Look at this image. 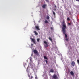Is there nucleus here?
Segmentation results:
<instances>
[{"mask_svg":"<svg viewBox=\"0 0 79 79\" xmlns=\"http://www.w3.org/2000/svg\"><path fill=\"white\" fill-rule=\"evenodd\" d=\"M62 30H66V23H65V21L64 20H63L62 23Z\"/></svg>","mask_w":79,"mask_h":79,"instance_id":"1","label":"nucleus"},{"mask_svg":"<svg viewBox=\"0 0 79 79\" xmlns=\"http://www.w3.org/2000/svg\"><path fill=\"white\" fill-rule=\"evenodd\" d=\"M62 32L63 33V34H64L65 35V38H68L67 37L68 36L67 35H66V30H62Z\"/></svg>","mask_w":79,"mask_h":79,"instance_id":"2","label":"nucleus"},{"mask_svg":"<svg viewBox=\"0 0 79 79\" xmlns=\"http://www.w3.org/2000/svg\"><path fill=\"white\" fill-rule=\"evenodd\" d=\"M44 44H46L44 45V46L45 47V48H47L48 47V45L47 44V41H44Z\"/></svg>","mask_w":79,"mask_h":79,"instance_id":"3","label":"nucleus"},{"mask_svg":"<svg viewBox=\"0 0 79 79\" xmlns=\"http://www.w3.org/2000/svg\"><path fill=\"white\" fill-rule=\"evenodd\" d=\"M30 40H32V41L33 42L34 44H36V42L35 41V39H33L32 38H30Z\"/></svg>","mask_w":79,"mask_h":79,"instance_id":"4","label":"nucleus"},{"mask_svg":"<svg viewBox=\"0 0 79 79\" xmlns=\"http://www.w3.org/2000/svg\"><path fill=\"white\" fill-rule=\"evenodd\" d=\"M52 77V79H56L58 78V77L56 75L54 74Z\"/></svg>","mask_w":79,"mask_h":79,"instance_id":"5","label":"nucleus"},{"mask_svg":"<svg viewBox=\"0 0 79 79\" xmlns=\"http://www.w3.org/2000/svg\"><path fill=\"white\" fill-rule=\"evenodd\" d=\"M71 65L72 66H74V65H75V62H74V61L72 62Z\"/></svg>","mask_w":79,"mask_h":79,"instance_id":"6","label":"nucleus"},{"mask_svg":"<svg viewBox=\"0 0 79 79\" xmlns=\"http://www.w3.org/2000/svg\"><path fill=\"white\" fill-rule=\"evenodd\" d=\"M42 7L43 8H45V7H47V5L44 4L42 6Z\"/></svg>","mask_w":79,"mask_h":79,"instance_id":"7","label":"nucleus"},{"mask_svg":"<svg viewBox=\"0 0 79 79\" xmlns=\"http://www.w3.org/2000/svg\"><path fill=\"white\" fill-rule=\"evenodd\" d=\"M50 72H51V73H54L55 71H54V70H53V69H50Z\"/></svg>","mask_w":79,"mask_h":79,"instance_id":"8","label":"nucleus"},{"mask_svg":"<svg viewBox=\"0 0 79 79\" xmlns=\"http://www.w3.org/2000/svg\"><path fill=\"white\" fill-rule=\"evenodd\" d=\"M33 52H34V53H35V54H36L37 53H38L37 51L36 50H34Z\"/></svg>","mask_w":79,"mask_h":79,"instance_id":"9","label":"nucleus"},{"mask_svg":"<svg viewBox=\"0 0 79 79\" xmlns=\"http://www.w3.org/2000/svg\"><path fill=\"white\" fill-rule=\"evenodd\" d=\"M70 74H71V75H72V76H73L74 75V73H73V72L72 71H71L70 72Z\"/></svg>","mask_w":79,"mask_h":79,"instance_id":"10","label":"nucleus"},{"mask_svg":"<svg viewBox=\"0 0 79 79\" xmlns=\"http://www.w3.org/2000/svg\"><path fill=\"white\" fill-rule=\"evenodd\" d=\"M35 28H36V29H37V30H40V29H39L38 26H35Z\"/></svg>","mask_w":79,"mask_h":79,"instance_id":"11","label":"nucleus"},{"mask_svg":"<svg viewBox=\"0 0 79 79\" xmlns=\"http://www.w3.org/2000/svg\"><path fill=\"white\" fill-rule=\"evenodd\" d=\"M44 59H45L46 60H48V58L46 56H44Z\"/></svg>","mask_w":79,"mask_h":79,"instance_id":"12","label":"nucleus"},{"mask_svg":"<svg viewBox=\"0 0 79 79\" xmlns=\"http://www.w3.org/2000/svg\"><path fill=\"white\" fill-rule=\"evenodd\" d=\"M48 39L50 41H51V42H52V38H51V37H49Z\"/></svg>","mask_w":79,"mask_h":79,"instance_id":"13","label":"nucleus"},{"mask_svg":"<svg viewBox=\"0 0 79 79\" xmlns=\"http://www.w3.org/2000/svg\"><path fill=\"white\" fill-rule=\"evenodd\" d=\"M34 33L35 34V35H38V33L36 32V31H34Z\"/></svg>","mask_w":79,"mask_h":79,"instance_id":"14","label":"nucleus"},{"mask_svg":"<svg viewBox=\"0 0 79 79\" xmlns=\"http://www.w3.org/2000/svg\"><path fill=\"white\" fill-rule=\"evenodd\" d=\"M46 18L47 19H50V17H49L48 16H47L46 17Z\"/></svg>","mask_w":79,"mask_h":79,"instance_id":"15","label":"nucleus"},{"mask_svg":"<svg viewBox=\"0 0 79 79\" xmlns=\"http://www.w3.org/2000/svg\"><path fill=\"white\" fill-rule=\"evenodd\" d=\"M45 23L46 24H47V23H48V21H47V20H46L45 21Z\"/></svg>","mask_w":79,"mask_h":79,"instance_id":"16","label":"nucleus"},{"mask_svg":"<svg viewBox=\"0 0 79 79\" xmlns=\"http://www.w3.org/2000/svg\"><path fill=\"white\" fill-rule=\"evenodd\" d=\"M37 42H39V40H40V39H39V38H38L37 39Z\"/></svg>","mask_w":79,"mask_h":79,"instance_id":"17","label":"nucleus"},{"mask_svg":"<svg viewBox=\"0 0 79 79\" xmlns=\"http://www.w3.org/2000/svg\"><path fill=\"white\" fill-rule=\"evenodd\" d=\"M53 14L54 15V16L55 17V12L54 11H53Z\"/></svg>","mask_w":79,"mask_h":79,"instance_id":"18","label":"nucleus"},{"mask_svg":"<svg viewBox=\"0 0 79 79\" xmlns=\"http://www.w3.org/2000/svg\"><path fill=\"white\" fill-rule=\"evenodd\" d=\"M33 76H31V77H30L29 79H33Z\"/></svg>","mask_w":79,"mask_h":79,"instance_id":"19","label":"nucleus"},{"mask_svg":"<svg viewBox=\"0 0 79 79\" xmlns=\"http://www.w3.org/2000/svg\"><path fill=\"white\" fill-rule=\"evenodd\" d=\"M67 21H69V20H70V19H69V17H68L67 18Z\"/></svg>","mask_w":79,"mask_h":79,"instance_id":"20","label":"nucleus"},{"mask_svg":"<svg viewBox=\"0 0 79 79\" xmlns=\"http://www.w3.org/2000/svg\"><path fill=\"white\" fill-rule=\"evenodd\" d=\"M66 39H65V40H66V41H68V38H66Z\"/></svg>","mask_w":79,"mask_h":79,"instance_id":"21","label":"nucleus"},{"mask_svg":"<svg viewBox=\"0 0 79 79\" xmlns=\"http://www.w3.org/2000/svg\"><path fill=\"white\" fill-rule=\"evenodd\" d=\"M68 25H69V26H70V25H71V23H68Z\"/></svg>","mask_w":79,"mask_h":79,"instance_id":"22","label":"nucleus"},{"mask_svg":"<svg viewBox=\"0 0 79 79\" xmlns=\"http://www.w3.org/2000/svg\"><path fill=\"white\" fill-rule=\"evenodd\" d=\"M77 61L78 63V64H79V60H77Z\"/></svg>","mask_w":79,"mask_h":79,"instance_id":"23","label":"nucleus"},{"mask_svg":"<svg viewBox=\"0 0 79 79\" xmlns=\"http://www.w3.org/2000/svg\"><path fill=\"white\" fill-rule=\"evenodd\" d=\"M35 79H37V75H35Z\"/></svg>","mask_w":79,"mask_h":79,"instance_id":"24","label":"nucleus"},{"mask_svg":"<svg viewBox=\"0 0 79 79\" xmlns=\"http://www.w3.org/2000/svg\"><path fill=\"white\" fill-rule=\"evenodd\" d=\"M30 61H32V58H31V57H30Z\"/></svg>","mask_w":79,"mask_h":79,"instance_id":"25","label":"nucleus"},{"mask_svg":"<svg viewBox=\"0 0 79 79\" xmlns=\"http://www.w3.org/2000/svg\"><path fill=\"white\" fill-rule=\"evenodd\" d=\"M45 61L46 62V64H47V63H48L47 60H45Z\"/></svg>","mask_w":79,"mask_h":79,"instance_id":"26","label":"nucleus"},{"mask_svg":"<svg viewBox=\"0 0 79 79\" xmlns=\"http://www.w3.org/2000/svg\"><path fill=\"white\" fill-rule=\"evenodd\" d=\"M51 30H53V28L51 27Z\"/></svg>","mask_w":79,"mask_h":79,"instance_id":"27","label":"nucleus"},{"mask_svg":"<svg viewBox=\"0 0 79 79\" xmlns=\"http://www.w3.org/2000/svg\"><path fill=\"white\" fill-rule=\"evenodd\" d=\"M54 7H55V8H56V5H55Z\"/></svg>","mask_w":79,"mask_h":79,"instance_id":"28","label":"nucleus"},{"mask_svg":"<svg viewBox=\"0 0 79 79\" xmlns=\"http://www.w3.org/2000/svg\"><path fill=\"white\" fill-rule=\"evenodd\" d=\"M28 77H29V78H30V75H29L28 74Z\"/></svg>","mask_w":79,"mask_h":79,"instance_id":"29","label":"nucleus"},{"mask_svg":"<svg viewBox=\"0 0 79 79\" xmlns=\"http://www.w3.org/2000/svg\"><path fill=\"white\" fill-rule=\"evenodd\" d=\"M54 10L55 11H56V9H54Z\"/></svg>","mask_w":79,"mask_h":79,"instance_id":"30","label":"nucleus"},{"mask_svg":"<svg viewBox=\"0 0 79 79\" xmlns=\"http://www.w3.org/2000/svg\"><path fill=\"white\" fill-rule=\"evenodd\" d=\"M46 2H49L48 0H45Z\"/></svg>","mask_w":79,"mask_h":79,"instance_id":"31","label":"nucleus"},{"mask_svg":"<svg viewBox=\"0 0 79 79\" xmlns=\"http://www.w3.org/2000/svg\"><path fill=\"white\" fill-rule=\"evenodd\" d=\"M76 1H77L78 2H79V0H76Z\"/></svg>","mask_w":79,"mask_h":79,"instance_id":"32","label":"nucleus"},{"mask_svg":"<svg viewBox=\"0 0 79 79\" xmlns=\"http://www.w3.org/2000/svg\"><path fill=\"white\" fill-rule=\"evenodd\" d=\"M31 46H33V44H31Z\"/></svg>","mask_w":79,"mask_h":79,"instance_id":"33","label":"nucleus"},{"mask_svg":"<svg viewBox=\"0 0 79 79\" xmlns=\"http://www.w3.org/2000/svg\"><path fill=\"white\" fill-rule=\"evenodd\" d=\"M32 55H33V54H31V56H32Z\"/></svg>","mask_w":79,"mask_h":79,"instance_id":"34","label":"nucleus"},{"mask_svg":"<svg viewBox=\"0 0 79 79\" xmlns=\"http://www.w3.org/2000/svg\"><path fill=\"white\" fill-rule=\"evenodd\" d=\"M52 1V0H51Z\"/></svg>","mask_w":79,"mask_h":79,"instance_id":"35","label":"nucleus"}]
</instances>
